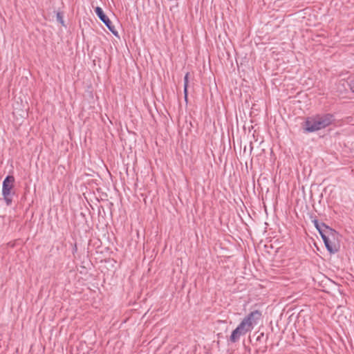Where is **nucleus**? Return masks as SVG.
Listing matches in <instances>:
<instances>
[{
  "instance_id": "obj_7",
  "label": "nucleus",
  "mask_w": 354,
  "mask_h": 354,
  "mask_svg": "<svg viewBox=\"0 0 354 354\" xmlns=\"http://www.w3.org/2000/svg\"><path fill=\"white\" fill-rule=\"evenodd\" d=\"M313 223L317 230L320 228H326L327 232L331 234H336V231L326 226L324 223H319L317 220H314Z\"/></svg>"
},
{
  "instance_id": "obj_4",
  "label": "nucleus",
  "mask_w": 354,
  "mask_h": 354,
  "mask_svg": "<svg viewBox=\"0 0 354 354\" xmlns=\"http://www.w3.org/2000/svg\"><path fill=\"white\" fill-rule=\"evenodd\" d=\"M95 12L99 19L106 25L108 29L115 35L118 36V31L115 30L114 26L112 25L111 20L104 14L103 10L100 7H96Z\"/></svg>"
},
{
  "instance_id": "obj_8",
  "label": "nucleus",
  "mask_w": 354,
  "mask_h": 354,
  "mask_svg": "<svg viewBox=\"0 0 354 354\" xmlns=\"http://www.w3.org/2000/svg\"><path fill=\"white\" fill-rule=\"evenodd\" d=\"M189 73H187L184 77V95H185V100L187 101V87H188V83H189Z\"/></svg>"
},
{
  "instance_id": "obj_5",
  "label": "nucleus",
  "mask_w": 354,
  "mask_h": 354,
  "mask_svg": "<svg viewBox=\"0 0 354 354\" xmlns=\"http://www.w3.org/2000/svg\"><path fill=\"white\" fill-rule=\"evenodd\" d=\"M248 333H249V331L240 323L232 332L230 341L232 343H235L239 340L241 336H243Z\"/></svg>"
},
{
  "instance_id": "obj_1",
  "label": "nucleus",
  "mask_w": 354,
  "mask_h": 354,
  "mask_svg": "<svg viewBox=\"0 0 354 354\" xmlns=\"http://www.w3.org/2000/svg\"><path fill=\"white\" fill-rule=\"evenodd\" d=\"M334 120V116L332 114L317 115L307 118L303 127L306 132H315L328 127Z\"/></svg>"
},
{
  "instance_id": "obj_10",
  "label": "nucleus",
  "mask_w": 354,
  "mask_h": 354,
  "mask_svg": "<svg viewBox=\"0 0 354 354\" xmlns=\"http://www.w3.org/2000/svg\"><path fill=\"white\" fill-rule=\"evenodd\" d=\"M56 17H57V20L59 23H61L62 24H64V20H63L62 15L60 12H57Z\"/></svg>"
},
{
  "instance_id": "obj_6",
  "label": "nucleus",
  "mask_w": 354,
  "mask_h": 354,
  "mask_svg": "<svg viewBox=\"0 0 354 354\" xmlns=\"http://www.w3.org/2000/svg\"><path fill=\"white\" fill-rule=\"evenodd\" d=\"M331 235H324L322 234V240L325 244L326 249L330 253H335L337 251L336 246L332 243L330 239Z\"/></svg>"
},
{
  "instance_id": "obj_2",
  "label": "nucleus",
  "mask_w": 354,
  "mask_h": 354,
  "mask_svg": "<svg viewBox=\"0 0 354 354\" xmlns=\"http://www.w3.org/2000/svg\"><path fill=\"white\" fill-rule=\"evenodd\" d=\"M262 318V313L259 310H254L245 316L241 324L249 331L251 332L255 326Z\"/></svg>"
},
{
  "instance_id": "obj_3",
  "label": "nucleus",
  "mask_w": 354,
  "mask_h": 354,
  "mask_svg": "<svg viewBox=\"0 0 354 354\" xmlns=\"http://www.w3.org/2000/svg\"><path fill=\"white\" fill-rule=\"evenodd\" d=\"M15 178L12 176H7L3 181L2 195L7 205H10L12 201V190L14 187Z\"/></svg>"
},
{
  "instance_id": "obj_9",
  "label": "nucleus",
  "mask_w": 354,
  "mask_h": 354,
  "mask_svg": "<svg viewBox=\"0 0 354 354\" xmlns=\"http://www.w3.org/2000/svg\"><path fill=\"white\" fill-rule=\"evenodd\" d=\"M318 231H319V234H320L322 237V234H324V235H331L333 238L335 237V234H331L329 232H327L326 228L318 229Z\"/></svg>"
}]
</instances>
